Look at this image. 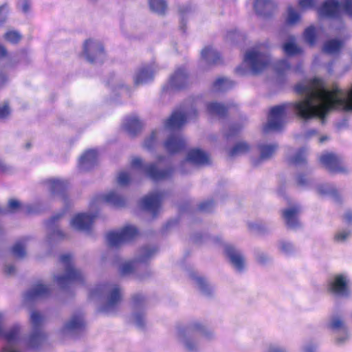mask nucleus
Returning <instances> with one entry per match:
<instances>
[{
  "label": "nucleus",
  "mask_w": 352,
  "mask_h": 352,
  "mask_svg": "<svg viewBox=\"0 0 352 352\" xmlns=\"http://www.w3.org/2000/svg\"><path fill=\"white\" fill-rule=\"evenodd\" d=\"M295 91L300 96L299 100L271 109L263 126L265 133L278 131L283 127L288 109L304 120L318 118L322 121L333 111H352V85L349 89L336 85L329 89L322 80L314 78L299 82Z\"/></svg>",
  "instance_id": "1"
},
{
  "label": "nucleus",
  "mask_w": 352,
  "mask_h": 352,
  "mask_svg": "<svg viewBox=\"0 0 352 352\" xmlns=\"http://www.w3.org/2000/svg\"><path fill=\"white\" fill-rule=\"evenodd\" d=\"M131 165L132 167L131 170L119 173L117 177V182L119 185L122 186L128 185L132 179L135 170L144 173L153 181L167 179L172 177L174 173V168L171 166L160 169L156 163L144 164L142 160L139 157L133 158Z\"/></svg>",
  "instance_id": "2"
},
{
  "label": "nucleus",
  "mask_w": 352,
  "mask_h": 352,
  "mask_svg": "<svg viewBox=\"0 0 352 352\" xmlns=\"http://www.w3.org/2000/svg\"><path fill=\"white\" fill-rule=\"evenodd\" d=\"M270 62L268 45L265 43L258 44L245 54L243 63L248 69L239 66L236 69V72L240 75H245L250 71L253 74H258L266 69Z\"/></svg>",
  "instance_id": "3"
},
{
  "label": "nucleus",
  "mask_w": 352,
  "mask_h": 352,
  "mask_svg": "<svg viewBox=\"0 0 352 352\" xmlns=\"http://www.w3.org/2000/svg\"><path fill=\"white\" fill-rule=\"evenodd\" d=\"M91 298H103L105 301L100 307V311L106 314L115 313L122 300L121 289L117 285L104 283L96 286L90 292Z\"/></svg>",
  "instance_id": "4"
},
{
  "label": "nucleus",
  "mask_w": 352,
  "mask_h": 352,
  "mask_svg": "<svg viewBox=\"0 0 352 352\" xmlns=\"http://www.w3.org/2000/svg\"><path fill=\"white\" fill-rule=\"evenodd\" d=\"M199 336L210 339L213 333L199 323H194L186 328L179 329L177 338L179 343L186 352H197L200 348Z\"/></svg>",
  "instance_id": "5"
},
{
  "label": "nucleus",
  "mask_w": 352,
  "mask_h": 352,
  "mask_svg": "<svg viewBox=\"0 0 352 352\" xmlns=\"http://www.w3.org/2000/svg\"><path fill=\"white\" fill-rule=\"evenodd\" d=\"M60 262L64 267V272L54 276V280L61 289H67L73 284L82 283L85 276L81 271L75 268L70 254L60 256Z\"/></svg>",
  "instance_id": "6"
},
{
  "label": "nucleus",
  "mask_w": 352,
  "mask_h": 352,
  "mask_svg": "<svg viewBox=\"0 0 352 352\" xmlns=\"http://www.w3.org/2000/svg\"><path fill=\"white\" fill-rule=\"evenodd\" d=\"M4 320V315L0 312V336H3L5 341L2 352H19V347L22 341L21 327L16 324L3 332L2 324Z\"/></svg>",
  "instance_id": "7"
},
{
  "label": "nucleus",
  "mask_w": 352,
  "mask_h": 352,
  "mask_svg": "<svg viewBox=\"0 0 352 352\" xmlns=\"http://www.w3.org/2000/svg\"><path fill=\"white\" fill-rule=\"evenodd\" d=\"M199 99L194 102L190 109L186 107L175 111L164 122V127L167 130L174 131L180 129L188 120L195 117L197 114V107Z\"/></svg>",
  "instance_id": "8"
},
{
  "label": "nucleus",
  "mask_w": 352,
  "mask_h": 352,
  "mask_svg": "<svg viewBox=\"0 0 352 352\" xmlns=\"http://www.w3.org/2000/svg\"><path fill=\"white\" fill-rule=\"evenodd\" d=\"M157 252L153 245H146L140 249L133 260L123 263L120 267V272L123 276L133 274L135 272L138 263H146Z\"/></svg>",
  "instance_id": "9"
},
{
  "label": "nucleus",
  "mask_w": 352,
  "mask_h": 352,
  "mask_svg": "<svg viewBox=\"0 0 352 352\" xmlns=\"http://www.w3.org/2000/svg\"><path fill=\"white\" fill-rule=\"evenodd\" d=\"M341 10L352 16V0H325L318 9L321 16L336 18L340 16Z\"/></svg>",
  "instance_id": "10"
},
{
  "label": "nucleus",
  "mask_w": 352,
  "mask_h": 352,
  "mask_svg": "<svg viewBox=\"0 0 352 352\" xmlns=\"http://www.w3.org/2000/svg\"><path fill=\"white\" fill-rule=\"evenodd\" d=\"M137 235V228L132 226H128L120 230L109 232L107 234V240L110 247L118 248L131 241Z\"/></svg>",
  "instance_id": "11"
},
{
  "label": "nucleus",
  "mask_w": 352,
  "mask_h": 352,
  "mask_svg": "<svg viewBox=\"0 0 352 352\" xmlns=\"http://www.w3.org/2000/svg\"><path fill=\"white\" fill-rule=\"evenodd\" d=\"M319 159L320 163L331 173L343 174L349 173L342 157L338 154L327 152L322 154Z\"/></svg>",
  "instance_id": "12"
},
{
  "label": "nucleus",
  "mask_w": 352,
  "mask_h": 352,
  "mask_svg": "<svg viewBox=\"0 0 352 352\" xmlns=\"http://www.w3.org/2000/svg\"><path fill=\"white\" fill-rule=\"evenodd\" d=\"M328 290L340 297H348L350 294L349 278L344 274H336L328 280Z\"/></svg>",
  "instance_id": "13"
},
{
  "label": "nucleus",
  "mask_w": 352,
  "mask_h": 352,
  "mask_svg": "<svg viewBox=\"0 0 352 352\" xmlns=\"http://www.w3.org/2000/svg\"><path fill=\"white\" fill-rule=\"evenodd\" d=\"M83 54L86 59L91 63H102L105 58L103 46L100 41L96 40L86 41Z\"/></svg>",
  "instance_id": "14"
},
{
  "label": "nucleus",
  "mask_w": 352,
  "mask_h": 352,
  "mask_svg": "<svg viewBox=\"0 0 352 352\" xmlns=\"http://www.w3.org/2000/svg\"><path fill=\"white\" fill-rule=\"evenodd\" d=\"M43 321V318L38 312L31 313L30 322L33 330L28 340V345L30 348L38 347L44 340L45 336L41 329Z\"/></svg>",
  "instance_id": "15"
},
{
  "label": "nucleus",
  "mask_w": 352,
  "mask_h": 352,
  "mask_svg": "<svg viewBox=\"0 0 352 352\" xmlns=\"http://www.w3.org/2000/svg\"><path fill=\"white\" fill-rule=\"evenodd\" d=\"M145 302V298L141 294H136L132 297L133 313L131 316V320L140 329L144 328L146 323L145 313L144 311Z\"/></svg>",
  "instance_id": "16"
},
{
  "label": "nucleus",
  "mask_w": 352,
  "mask_h": 352,
  "mask_svg": "<svg viewBox=\"0 0 352 352\" xmlns=\"http://www.w3.org/2000/svg\"><path fill=\"white\" fill-rule=\"evenodd\" d=\"M328 327L336 334L335 341L338 345H342L349 340L350 334L348 328L340 316H333L329 320Z\"/></svg>",
  "instance_id": "17"
},
{
  "label": "nucleus",
  "mask_w": 352,
  "mask_h": 352,
  "mask_svg": "<svg viewBox=\"0 0 352 352\" xmlns=\"http://www.w3.org/2000/svg\"><path fill=\"white\" fill-rule=\"evenodd\" d=\"M209 162L210 157L207 153L199 148H193L188 151L186 159L182 162L181 171L183 173H186L187 172L183 168L188 166L189 164L202 166L208 164Z\"/></svg>",
  "instance_id": "18"
},
{
  "label": "nucleus",
  "mask_w": 352,
  "mask_h": 352,
  "mask_svg": "<svg viewBox=\"0 0 352 352\" xmlns=\"http://www.w3.org/2000/svg\"><path fill=\"white\" fill-rule=\"evenodd\" d=\"M224 251L234 270L238 272H243L245 266V258L242 252L231 245H226Z\"/></svg>",
  "instance_id": "19"
},
{
  "label": "nucleus",
  "mask_w": 352,
  "mask_h": 352,
  "mask_svg": "<svg viewBox=\"0 0 352 352\" xmlns=\"http://www.w3.org/2000/svg\"><path fill=\"white\" fill-rule=\"evenodd\" d=\"M156 70V67L153 64L140 67L133 76L135 86L144 85L152 82Z\"/></svg>",
  "instance_id": "20"
},
{
  "label": "nucleus",
  "mask_w": 352,
  "mask_h": 352,
  "mask_svg": "<svg viewBox=\"0 0 352 352\" xmlns=\"http://www.w3.org/2000/svg\"><path fill=\"white\" fill-rule=\"evenodd\" d=\"M259 151V156L258 157L252 159V164L254 166H259L264 162L270 160L278 148L277 143H259L257 146Z\"/></svg>",
  "instance_id": "21"
},
{
  "label": "nucleus",
  "mask_w": 352,
  "mask_h": 352,
  "mask_svg": "<svg viewBox=\"0 0 352 352\" xmlns=\"http://www.w3.org/2000/svg\"><path fill=\"white\" fill-rule=\"evenodd\" d=\"M96 217V214L91 213H79L72 219L70 225L78 231L89 232Z\"/></svg>",
  "instance_id": "22"
},
{
  "label": "nucleus",
  "mask_w": 352,
  "mask_h": 352,
  "mask_svg": "<svg viewBox=\"0 0 352 352\" xmlns=\"http://www.w3.org/2000/svg\"><path fill=\"white\" fill-rule=\"evenodd\" d=\"M162 198V192L159 191L151 192L142 199V207L153 216H155L160 210Z\"/></svg>",
  "instance_id": "23"
},
{
  "label": "nucleus",
  "mask_w": 352,
  "mask_h": 352,
  "mask_svg": "<svg viewBox=\"0 0 352 352\" xmlns=\"http://www.w3.org/2000/svg\"><path fill=\"white\" fill-rule=\"evenodd\" d=\"M85 327V321L81 313H76L71 316L64 324L62 331L63 333L74 335L81 331Z\"/></svg>",
  "instance_id": "24"
},
{
  "label": "nucleus",
  "mask_w": 352,
  "mask_h": 352,
  "mask_svg": "<svg viewBox=\"0 0 352 352\" xmlns=\"http://www.w3.org/2000/svg\"><path fill=\"white\" fill-rule=\"evenodd\" d=\"M186 146V140L180 133L170 135L164 142L165 150L171 154L182 151Z\"/></svg>",
  "instance_id": "25"
},
{
  "label": "nucleus",
  "mask_w": 352,
  "mask_h": 352,
  "mask_svg": "<svg viewBox=\"0 0 352 352\" xmlns=\"http://www.w3.org/2000/svg\"><path fill=\"white\" fill-rule=\"evenodd\" d=\"M51 291L52 289L50 286L38 283L28 290L24 297L27 301H34L47 297L51 294Z\"/></svg>",
  "instance_id": "26"
},
{
  "label": "nucleus",
  "mask_w": 352,
  "mask_h": 352,
  "mask_svg": "<svg viewBox=\"0 0 352 352\" xmlns=\"http://www.w3.org/2000/svg\"><path fill=\"white\" fill-rule=\"evenodd\" d=\"M300 211L298 205L292 206L283 210L282 217L286 226L290 229H296L300 227L298 215Z\"/></svg>",
  "instance_id": "27"
},
{
  "label": "nucleus",
  "mask_w": 352,
  "mask_h": 352,
  "mask_svg": "<svg viewBox=\"0 0 352 352\" xmlns=\"http://www.w3.org/2000/svg\"><path fill=\"white\" fill-rule=\"evenodd\" d=\"M63 216V213H58L52 216L47 221L49 234L47 242L50 244L56 239H61L65 236L64 233L56 226V223Z\"/></svg>",
  "instance_id": "28"
},
{
  "label": "nucleus",
  "mask_w": 352,
  "mask_h": 352,
  "mask_svg": "<svg viewBox=\"0 0 352 352\" xmlns=\"http://www.w3.org/2000/svg\"><path fill=\"white\" fill-rule=\"evenodd\" d=\"M46 185L47 189L53 195L60 197L62 200L66 199L67 182L59 179H50L46 182Z\"/></svg>",
  "instance_id": "29"
},
{
  "label": "nucleus",
  "mask_w": 352,
  "mask_h": 352,
  "mask_svg": "<svg viewBox=\"0 0 352 352\" xmlns=\"http://www.w3.org/2000/svg\"><path fill=\"white\" fill-rule=\"evenodd\" d=\"M254 8L259 15L267 17L274 14L277 5L273 0H254Z\"/></svg>",
  "instance_id": "30"
},
{
  "label": "nucleus",
  "mask_w": 352,
  "mask_h": 352,
  "mask_svg": "<svg viewBox=\"0 0 352 352\" xmlns=\"http://www.w3.org/2000/svg\"><path fill=\"white\" fill-rule=\"evenodd\" d=\"M189 82L188 74L184 68L177 69L170 76L169 84L172 88L182 89Z\"/></svg>",
  "instance_id": "31"
},
{
  "label": "nucleus",
  "mask_w": 352,
  "mask_h": 352,
  "mask_svg": "<svg viewBox=\"0 0 352 352\" xmlns=\"http://www.w3.org/2000/svg\"><path fill=\"white\" fill-rule=\"evenodd\" d=\"M189 276L202 294L209 296L212 294L213 289L211 285L197 272H191Z\"/></svg>",
  "instance_id": "32"
},
{
  "label": "nucleus",
  "mask_w": 352,
  "mask_h": 352,
  "mask_svg": "<svg viewBox=\"0 0 352 352\" xmlns=\"http://www.w3.org/2000/svg\"><path fill=\"white\" fill-rule=\"evenodd\" d=\"M98 154L95 150L85 152L80 158L79 166L82 170H87L97 164Z\"/></svg>",
  "instance_id": "33"
},
{
  "label": "nucleus",
  "mask_w": 352,
  "mask_h": 352,
  "mask_svg": "<svg viewBox=\"0 0 352 352\" xmlns=\"http://www.w3.org/2000/svg\"><path fill=\"white\" fill-rule=\"evenodd\" d=\"M316 191L319 195L331 197L335 201L339 202L341 200L339 192L333 184H318L316 186Z\"/></svg>",
  "instance_id": "34"
},
{
  "label": "nucleus",
  "mask_w": 352,
  "mask_h": 352,
  "mask_svg": "<svg viewBox=\"0 0 352 352\" xmlns=\"http://www.w3.org/2000/svg\"><path fill=\"white\" fill-rule=\"evenodd\" d=\"M122 126L130 135H135L141 130L142 124L137 116H133L125 118Z\"/></svg>",
  "instance_id": "35"
},
{
  "label": "nucleus",
  "mask_w": 352,
  "mask_h": 352,
  "mask_svg": "<svg viewBox=\"0 0 352 352\" xmlns=\"http://www.w3.org/2000/svg\"><path fill=\"white\" fill-rule=\"evenodd\" d=\"M102 199L107 204L117 208L123 207L126 204L125 198L115 190L104 195Z\"/></svg>",
  "instance_id": "36"
},
{
  "label": "nucleus",
  "mask_w": 352,
  "mask_h": 352,
  "mask_svg": "<svg viewBox=\"0 0 352 352\" xmlns=\"http://www.w3.org/2000/svg\"><path fill=\"white\" fill-rule=\"evenodd\" d=\"M230 107V104L225 106L217 102H211L206 104L207 112L210 115L217 116L220 118L224 117L226 115Z\"/></svg>",
  "instance_id": "37"
},
{
  "label": "nucleus",
  "mask_w": 352,
  "mask_h": 352,
  "mask_svg": "<svg viewBox=\"0 0 352 352\" xmlns=\"http://www.w3.org/2000/svg\"><path fill=\"white\" fill-rule=\"evenodd\" d=\"M283 50L288 56H294L301 53V48L296 44L294 36L289 35L283 45Z\"/></svg>",
  "instance_id": "38"
},
{
  "label": "nucleus",
  "mask_w": 352,
  "mask_h": 352,
  "mask_svg": "<svg viewBox=\"0 0 352 352\" xmlns=\"http://www.w3.org/2000/svg\"><path fill=\"white\" fill-rule=\"evenodd\" d=\"M342 45L343 43L340 40L330 39L324 43L322 50L328 54H336L340 52Z\"/></svg>",
  "instance_id": "39"
},
{
  "label": "nucleus",
  "mask_w": 352,
  "mask_h": 352,
  "mask_svg": "<svg viewBox=\"0 0 352 352\" xmlns=\"http://www.w3.org/2000/svg\"><path fill=\"white\" fill-rule=\"evenodd\" d=\"M201 57L209 64H216L219 60L218 52L212 47H206L201 51Z\"/></svg>",
  "instance_id": "40"
},
{
  "label": "nucleus",
  "mask_w": 352,
  "mask_h": 352,
  "mask_svg": "<svg viewBox=\"0 0 352 352\" xmlns=\"http://www.w3.org/2000/svg\"><path fill=\"white\" fill-rule=\"evenodd\" d=\"M301 12L300 10L289 6L287 9L286 22L287 24L294 25L300 21Z\"/></svg>",
  "instance_id": "41"
},
{
  "label": "nucleus",
  "mask_w": 352,
  "mask_h": 352,
  "mask_svg": "<svg viewBox=\"0 0 352 352\" xmlns=\"http://www.w3.org/2000/svg\"><path fill=\"white\" fill-rule=\"evenodd\" d=\"M250 151V146L247 142H239L229 151L231 157H235L248 153Z\"/></svg>",
  "instance_id": "42"
},
{
  "label": "nucleus",
  "mask_w": 352,
  "mask_h": 352,
  "mask_svg": "<svg viewBox=\"0 0 352 352\" xmlns=\"http://www.w3.org/2000/svg\"><path fill=\"white\" fill-rule=\"evenodd\" d=\"M28 239H22L18 241L12 247V252L14 256L23 258L25 256L26 243Z\"/></svg>",
  "instance_id": "43"
},
{
  "label": "nucleus",
  "mask_w": 352,
  "mask_h": 352,
  "mask_svg": "<svg viewBox=\"0 0 352 352\" xmlns=\"http://www.w3.org/2000/svg\"><path fill=\"white\" fill-rule=\"evenodd\" d=\"M234 85V82L226 78H218L213 84L214 91H224Z\"/></svg>",
  "instance_id": "44"
},
{
  "label": "nucleus",
  "mask_w": 352,
  "mask_h": 352,
  "mask_svg": "<svg viewBox=\"0 0 352 352\" xmlns=\"http://www.w3.org/2000/svg\"><path fill=\"white\" fill-rule=\"evenodd\" d=\"M149 6L151 10L158 14H164L167 9L164 0H149Z\"/></svg>",
  "instance_id": "45"
},
{
  "label": "nucleus",
  "mask_w": 352,
  "mask_h": 352,
  "mask_svg": "<svg viewBox=\"0 0 352 352\" xmlns=\"http://www.w3.org/2000/svg\"><path fill=\"white\" fill-rule=\"evenodd\" d=\"M249 228L260 234L269 233L272 230V227L263 222H252L249 223Z\"/></svg>",
  "instance_id": "46"
},
{
  "label": "nucleus",
  "mask_w": 352,
  "mask_h": 352,
  "mask_svg": "<svg viewBox=\"0 0 352 352\" xmlns=\"http://www.w3.org/2000/svg\"><path fill=\"white\" fill-rule=\"evenodd\" d=\"M278 248L282 254L285 255H291L296 250L293 243L285 240H282L278 242Z\"/></svg>",
  "instance_id": "47"
},
{
  "label": "nucleus",
  "mask_w": 352,
  "mask_h": 352,
  "mask_svg": "<svg viewBox=\"0 0 352 352\" xmlns=\"http://www.w3.org/2000/svg\"><path fill=\"white\" fill-rule=\"evenodd\" d=\"M307 149L302 148L299 149L294 155L289 157L290 163L298 165L305 162L307 156Z\"/></svg>",
  "instance_id": "48"
},
{
  "label": "nucleus",
  "mask_w": 352,
  "mask_h": 352,
  "mask_svg": "<svg viewBox=\"0 0 352 352\" xmlns=\"http://www.w3.org/2000/svg\"><path fill=\"white\" fill-rule=\"evenodd\" d=\"M318 4V0H298V8L302 12L316 8Z\"/></svg>",
  "instance_id": "49"
},
{
  "label": "nucleus",
  "mask_w": 352,
  "mask_h": 352,
  "mask_svg": "<svg viewBox=\"0 0 352 352\" xmlns=\"http://www.w3.org/2000/svg\"><path fill=\"white\" fill-rule=\"evenodd\" d=\"M274 69L279 75H283L290 69V65L287 59L280 60L274 64Z\"/></svg>",
  "instance_id": "50"
},
{
  "label": "nucleus",
  "mask_w": 352,
  "mask_h": 352,
  "mask_svg": "<svg viewBox=\"0 0 352 352\" xmlns=\"http://www.w3.org/2000/svg\"><path fill=\"white\" fill-rule=\"evenodd\" d=\"M21 34L15 30L8 31L4 34L5 39L12 44L18 43L21 41Z\"/></svg>",
  "instance_id": "51"
},
{
  "label": "nucleus",
  "mask_w": 352,
  "mask_h": 352,
  "mask_svg": "<svg viewBox=\"0 0 352 352\" xmlns=\"http://www.w3.org/2000/svg\"><path fill=\"white\" fill-rule=\"evenodd\" d=\"M160 131L155 130L153 131L149 137H148L144 142V146L145 148L148 149H152L156 144L157 139L158 137V134L160 133Z\"/></svg>",
  "instance_id": "52"
},
{
  "label": "nucleus",
  "mask_w": 352,
  "mask_h": 352,
  "mask_svg": "<svg viewBox=\"0 0 352 352\" xmlns=\"http://www.w3.org/2000/svg\"><path fill=\"white\" fill-rule=\"evenodd\" d=\"M304 38L306 42L310 45H314L316 41V30L315 28L310 26L304 32Z\"/></svg>",
  "instance_id": "53"
},
{
  "label": "nucleus",
  "mask_w": 352,
  "mask_h": 352,
  "mask_svg": "<svg viewBox=\"0 0 352 352\" xmlns=\"http://www.w3.org/2000/svg\"><path fill=\"white\" fill-rule=\"evenodd\" d=\"M255 258L261 265H265L271 261V258L265 252L260 250L255 252Z\"/></svg>",
  "instance_id": "54"
},
{
  "label": "nucleus",
  "mask_w": 352,
  "mask_h": 352,
  "mask_svg": "<svg viewBox=\"0 0 352 352\" xmlns=\"http://www.w3.org/2000/svg\"><path fill=\"white\" fill-rule=\"evenodd\" d=\"M350 234L349 230H339L335 234L334 240L338 243H344L349 238Z\"/></svg>",
  "instance_id": "55"
},
{
  "label": "nucleus",
  "mask_w": 352,
  "mask_h": 352,
  "mask_svg": "<svg viewBox=\"0 0 352 352\" xmlns=\"http://www.w3.org/2000/svg\"><path fill=\"white\" fill-rule=\"evenodd\" d=\"M8 13V5L5 3L0 6V25H2L6 21Z\"/></svg>",
  "instance_id": "56"
},
{
  "label": "nucleus",
  "mask_w": 352,
  "mask_h": 352,
  "mask_svg": "<svg viewBox=\"0 0 352 352\" xmlns=\"http://www.w3.org/2000/svg\"><path fill=\"white\" fill-rule=\"evenodd\" d=\"M10 113L8 102H3L0 104V120L4 119L8 116Z\"/></svg>",
  "instance_id": "57"
},
{
  "label": "nucleus",
  "mask_w": 352,
  "mask_h": 352,
  "mask_svg": "<svg viewBox=\"0 0 352 352\" xmlns=\"http://www.w3.org/2000/svg\"><path fill=\"white\" fill-rule=\"evenodd\" d=\"M296 181L298 185L301 187H307L311 184V179L302 175L297 177Z\"/></svg>",
  "instance_id": "58"
},
{
  "label": "nucleus",
  "mask_w": 352,
  "mask_h": 352,
  "mask_svg": "<svg viewBox=\"0 0 352 352\" xmlns=\"http://www.w3.org/2000/svg\"><path fill=\"white\" fill-rule=\"evenodd\" d=\"M214 207V202L211 200H208L201 203L199 205V209L203 212H209Z\"/></svg>",
  "instance_id": "59"
},
{
  "label": "nucleus",
  "mask_w": 352,
  "mask_h": 352,
  "mask_svg": "<svg viewBox=\"0 0 352 352\" xmlns=\"http://www.w3.org/2000/svg\"><path fill=\"white\" fill-rule=\"evenodd\" d=\"M318 135V131L315 129H309L300 135V138L305 141L311 140Z\"/></svg>",
  "instance_id": "60"
},
{
  "label": "nucleus",
  "mask_w": 352,
  "mask_h": 352,
  "mask_svg": "<svg viewBox=\"0 0 352 352\" xmlns=\"http://www.w3.org/2000/svg\"><path fill=\"white\" fill-rule=\"evenodd\" d=\"M18 6L23 12L28 13L30 10L31 2L30 0H20Z\"/></svg>",
  "instance_id": "61"
},
{
  "label": "nucleus",
  "mask_w": 352,
  "mask_h": 352,
  "mask_svg": "<svg viewBox=\"0 0 352 352\" xmlns=\"http://www.w3.org/2000/svg\"><path fill=\"white\" fill-rule=\"evenodd\" d=\"M264 352H287V350L278 345V344H269Z\"/></svg>",
  "instance_id": "62"
},
{
  "label": "nucleus",
  "mask_w": 352,
  "mask_h": 352,
  "mask_svg": "<svg viewBox=\"0 0 352 352\" xmlns=\"http://www.w3.org/2000/svg\"><path fill=\"white\" fill-rule=\"evenodd\" d=\"M21 206L20 202L16 199H10L8 202V209L11 212L16 211Z\"/></svg>",
  "instance_id": "63"
},
{
  "label": "nucleus",
  "mask_w": 352,
  "mask_h": 352,
  "mask_svg": "<svg viewBox=\"0 0 352 352\" xmlns=\"http://www.w3.org/2000/svg\"><path fill=\"white\" fill-rule=\"evenodd\" d=\"M316 345L312 342L307 343L302 347V352H315Z\"/></svg>",
  "instance_id": "64"
}]
</instances>
